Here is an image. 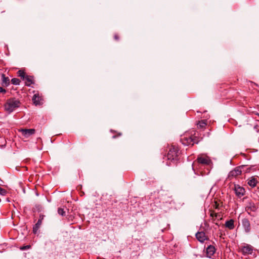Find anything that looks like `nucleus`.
Returning <instances> with one entry per match:
<instances>
[{"label":"nucleus","mask_w":259,"mask_h":259,"mask_svg":"<svg viewBox=\"0 0 259 259\" xmlns=\"http://www.w3.org/2000/svg\"><path fill=\"white\" fill-rule=\"evenodd\" d=\"M198 141V134L194 130L185 133L181 138L182 144L186 146L193 145Z\"/></svg>","instance_id":"1"},{"label":"nucleus","mask_w":259,"mask_h":259,"mask_svg":"<svg viewBox=\"0 0 259 259\" xmlns=\"http://www.w3.org/2000/svg\"><path fill=\"white\" fill-rule=\"evenodd\" d=\"M211 163V160L208 156L204 154H200L193 163L192 168L194 170L196 168L202 172V166H210Z\"/></svg>","instance_id":"2"},{"label":"nucleus","mask_w":259,"mask_h":259,"mask_svg":"<svg viewBox=\"0 0 259 259\" xmlns=\"http://www.w3.org/2000/svg\"><path fill=\"white\" fill-rule=\"evenodd\" d=\"M20 105L19 100L15 98L8 99L4 105L5 110L8 113H10L18 108Z\"/></svg>","instance_id":"3"},{"label":"nucleus","mask_w":259,"mask_h":259,"mask_svg":"<svg viewBox=\"0 0 259 259\" xmlns=\"http://www.w3.org/2000/svg\"><path fill=\"white\" fill-rule=\"evenodd\" d=\"M179 155L180 152L178 147L172 145L169 148L167 158L170 162L176 163L179 160Z\"/></svg>","instance_id":"4"},{"label":"nucleus","mask_w":259,"mask_h":259,"mask_svg":"<svg viewBox=\"0 0 259 259\" xmlns=\"http://www.w3.org/2000/svg\"><path fill=\"white\" fill-rule=\"evenodd\" d=\"M19 132L22 134V135L26 138L29 137L30 136L35 134V129H20Z\"/></svg>","instance_id":"5"},{"label":"nucleus","mask_w":259,"mask_h":259,"mask_svg":"<svg viewBox=\"0 0 259 259\" xmlns=\"http://www.w3.org/2000/svg\"><path fill=\"white\" fill-rule=\"evenodd\" d=\"M258 208V206L253 202H249L245 207V210L249 214H251L252 212H255Z\"/></svg>","instance_id":"6"},{"label":"nucleus","mask_w":259,"mask_h":259,"mask_svg":"<svg viewBox=\"0 0 259 259\" xmlns=\"http://www.w3.org/2000/svg\"><path fill=\"white\" fill-rule=\"evenodd\" d=\"M242 226L246 233H249L251 230L250 224L247 219L244 218L242 220Z\"/></svg>","instance_id":"7"},{"label":"nucleus","mask_w":259,"mask_h":259,"mask_svg":"<svg viewBox=\"0 0 259 259\" xmlns=\"http://www.w3.org/2000/svg\"><path fill=\"white\" fill-rule=\"evenodd\" d=\"M234 191L236 195L239 197H242L245 193L244 189L239 185H235Z\"/></svg>","instance_id":"8"},{"label":"nucleus","mask_w":259,"mask_h":259,"mask_svg":"<svg viewBox=\"0 0 259 259\" xmlns=\"http://www.w3.org/2000/svg\"><path fill=\"white\" fill-rule=\"evenodd\" d=\"M241 170L240 168L236 167L229 172L228 177L229 178L231 179L232 178L237 177L238 176L241 175Z\"/></svg>","instance_id":"9"},{"label":"nucleus","mask_w":259,"mask_h":259,"mask_svg":"<svg viewBox=\"0 0 259 259\" xmlns=\"http://www.w3.org/2000/svg\"><path fill=\"white\" fill-rule=\"evenodd\" d=\"M210 166H208V167L202 166V168H201L202 172H201L200 171H199L198 169H196V168H195V170H194V171L195 172V174H197L198 175V173L199 172L201 175L203 176V175H207L209 174V172L210 171Z\"/></svg>","instance_id":"10"},{"label":"nucleus","mask_w":259,"mask_h":259,"mask_svg":"<svg viewBox=\"0 0 259 259\" xmlns=\"http://www.w3.org/2000/svg\"><path fill=\"white\" fill-rule=\"evenodd\" d=\"M259 178L258 177H252L247 180V184L251 187L256 186Z\"/></svg>","instance_id":"11"},{"label":"nucleus","mask_w":259,"mask_h":259,"mask_svg":"<svg viewBox=\"0 0 259 259\" xmlns=\"http://www.w3.org/2000/svg\"><path fill=\"white\" fill-rule=\"evenodd\" d=\"M196 237L197 239L200 242H203L205 240L207 239L205 234L203 232H198L196 234Z\"/></svg>","instance_id":"12"},{"label":"nucleus","mask_w":259,"mask_h":259,"mask_svg":"<svg viewBox=\"0 0 259 259\" xmlns=\"http://www.w3.org/2000/svg\"><path fill=\"white\" fill-rule=\"evenodd\" d=\"M241 250L244 254H250L252 253L253 249L251 245L246 244L242 248Z\"/></svg>","instance_id":"13"},{"label":"nucleus","mask_w":259,"mask_h":259,"mask_svg":"<svg viewBox=\"0 0 259 259\" xmlns=\"http://www.w3.org/2000/svg\"><path fill=\"white\" fill-rule=\"evenodd\" d=\"M215 252V249L214 247L212 245H209L206 248V254L207 256L210 257L212 255L214 254Z\"/></svg>","instance_id":"14"},{"label":"nucleus","mask_w":259,"mask_h":259,"mask_svg":"<svg viewBox=\"0 0 259 259\" xmlns=\"http://www.w3.org/2000/svg\"><path fill=\"white\" fill-rule=\"evenodd\" d=\"M25 83L27 86H30L34 83L33 77L32 76L26 75L25 77Z\"/></svg>","instance_id":"15"},{"label":"nucleus","mask_w":259,"mask_h":259,"mask_svg":"<svg viewBox=\"0 0 259 259\" xmlns=\"http://www.w3.org/2000/svg\"><path fill=\"white\" fill-rule=\"evenodd\" d=\"M32 101L35 105H40L41 103V97L38 94H34L32 98Z\"/></svg>","instance_id":"16"},{"label":"nucleus","mask_w":259,"mask_h":259,"mask_svg":"<svg viewBox=\"0 0 259 259\" xmlns=\"http://www.w3.org/2000/svg\"><path fill=\"white\" fill-rule=\"evenodd\" d=\"M207 124L206 120H201L199 121L197 123V128L201 130H203L205 128Z\"/></svg>","instance_id":"17"},{"label":"nucleus","mask_w":259,"mask_h":259,"mask_svg":"<svg viewBox=\"0 0 259 259\" xmlns=\"http://www.w3.org/2000/svg\"><path fill=\"white\" fill-rule=\"evenodd\" d=\"M233 220H230L229 221H227L226 222L225 226L228 228L230 230H232L234 228V224Z\"/></svg>","instance_id":"18"},{"label":"nucleus","mask_w":259,"mask_h":259,"mask_svg":"<svg viewBox=\"0 0 259 259\" xmlns=\"http://www.w3.org/2000/svg\"><path fill=\"white\" fill-rule=\"evenodd\" d=\"M2 83L4 85L8 86L10 84V79L8 77L5 76L4 74H2Z\"/></svg>","instance_id":"19"},{"label":"nucleus","mask_w":259,"mask_h":259,"mask_svg":"<svg viewBox=\"0 0 259 259\" xmlns=\"http://www.w3.org/2000/svg\"><path fill=\"white\" fill-rule=\"evenodd\" d=\"M43 219V218H40L37 223L35 224V226L33 227V232L34 233H36L37 231L38 230V229L39 228L40 225H41V223H42V220Z\"/></svg>","instance_id":"20"},{"label":"nucleus","mask_w":259,"mask_h":259,"mask_svg":"<svg viewBox=\"0 0 259 259\" xmlns=\"http://www.w3.org/2000/svg\"><path fill=\"white\" fill-rule=\"evenodd\" d=\"M18 75L23 80L25 79V77L26 76L25 73L23 70H19L17 72Z\"/></svg>","instance_id":"21"},{"label":"nucleus","mask_w":259,"mask_h":259,"mask_svg":"<svg viewBox=\"0 0 259 259\" xmlns=\"http://www.w3.org/2000/svg\"><path fill=\"white\" fill-rule=\"evenodd\" d=\"M11 82L13 84L19 85L20 83V80L18 78H14L12 79Z\"/></svg>","instance_id":"22"},{"label":"nucleus","mask_w":259,"mask_h":259,"mask_svg":"<svg viewBox=\"0 0 259 259\" xmlns=\"http://www.w3.org/2000/svg\"><path fill=\"white\" fill-rule=\"evenodd\" d=\"M58 212L60 215H61L62 216L65 215V212L64 211V209L61 208H58Z\"/></svg>","instance_id":"23"},{"label":"nucleus","mask_w":259,"mask_h":259,"mask_svg":"<svg viewBox=\"0 0 259 259\" xmlns=\"http://www.w3.org/2000/svg\"><path fill=\"white\" fill-rule=\"evenodd\" d=\"M7 193V191L0 187V194L5 195Z\"/></svg>","instance_id":"24"},{"label":"nucleus","mask_w":259,"mask_h":259,"mask_svg":"<svg viewBox=\"0 0 259 259\" xmlns=\"http://www.w3.org/2000/svg\"><path fill=\"white\" fill-rule=\"evenodd\" d=\"M30 245H26V246H22L20 247V249L22 250H26V249H29L30 248Z\"/></svg>","instance_id":"25"},{"label":"nucleus","mask_w":259,"mask_h":259,"mask_svg":"<svg viewBox=\"0 0 259 259\" xmlns=\"http://www.w3.org/2000/svg\"><path fill=\"white\" fill-rule=\"evenodd\" d=\"M210 216L212 217V218H213V217H215V218H218V217H219V215L217 213H215L214 212H212L211 213H210Z\"/></svg>","instance_id":"26"},{"label":"nucleus","mask_w":259,"mask_h":259,"mask_svg":"<svg viewBox=\"0 0 259 259\" xmlns=\"http://www.w3.org/2000/svg\"><path fill=\"white\" fill-rule=\"evenodd\" d=\"M6 92V90L3 88L2 87H0V93L5 94Z\"/></svg>","instance_id":"27"},{"label":"nucleus","mask_w":259,"mask_h":259,"mask_svg":"<svg viewBox=\"0 0 259 259\" xmlns=\"http://www.w3.org/2000/svg\"><path fill=\"white\" fill-rule=\"evenodd\" d=\"M114 38L116 40H118L119 39V36H118V34H114Z\"/></svg>","instance_id":"28"},{"label":"nucleus","mask_w":259,"mask_h":259,"mask_svg":"<svg viewBox=\"0 0 259 259\" xmlns=\"http://www.w3.org/2000/svg\"><path fill=\"white\" fill-rule=\"evenodd\" d=\"M167 164L169 165L171 164V163H170V162H169V163H167Z\"/></svg>","instance_id":"29"}]
</instances>
